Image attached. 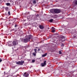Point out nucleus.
<instances>
[{
  "label": "nucleus",
  "mask_w": 77,
  "mask_h": 77,
  "mask_svg": "<svg viewBox=\"0 0 77 77\" xmlns=\"http://www.w3.org/2000/svg\"><path fill=\"white\" fill-rule=\"evenodd\" d=\"M17 44H18V40L17 39H15L13 41V42H10L8 43V46L11 47V46H14L16 45Z\"/></svg>",
  "instance_id": "1"
},
{
  "label": "nucleus",
  "mask_w": 77,
  "mask_h": 77,
  "mask_svg": "<svg viewBox=\"0 0 77 77\" xmlns=\"http://www.w3.org/2000/svg\"><path fill=\"white\" fill-rule=\"evenodd\" d=\"M24 63V62L23 60L16 62V64H17V65H23V64Z\"/></svg>",
  "instance_id": "2"
},
{
  "label": "nucleus",
  "mask_w": 77,
  "mask_h": 77,
  "mask_svg": "<svg viewBox=\"0 0 77 77\" xmlns=\"http://www.w3.org/2000/svg\"><path fill=\"white\" fill-rule=\"evenodd\" d=\"M46 62H47L46 61H44V63H41V65L42 66H45L47 64V63H46Z\"/></svg>",
  "instance_id": "3"
},
{
  "label": "nucleus",
  "mask_w": 77,
  "mask_h": 77,
  "mask_svg": "<svg viewBox=\"0 0 77 77\" xmlns=\"http://www.w3.org/2000/svg\"><path fill=\"white\" fill-rule=\"evenodd\" d=\"M54 12L55 13L58 14V13H60V11L59 10H54Z\"/></svg>",
  "instance_id": "4"
},
{
  "label": "nucleus",
  "mask_w": 77,
  "mask_h": 77,
  "mask_svg": "<svg viewBox=\"0 0 77 77\" xmlns=\"http://www.w3.org/2000/svg\"><path fill=\"white\" fill-rule=\"evenodd\" d=\"M29 74L27 73V72H25L23 74V75L24 76V77H29Z\"/></svg>",
  "instance_id": "5"
},
{
  "label": "nucleus",
  "mask_w": 77,
  "mask_h": 77,
  "mask_svg": "<svg viewBox=\"0 0 77 77\" xmlns=\"http://www.w3.org/2000/svg\"><path fill=\"white\" fill-rule=\"evenodd\" d=\"M29 40L28 39V38L24 39L23 40V41L24 42L26 43V42H27L28 41H29Z\"/></svg>",
  "instance_id": "6"
},
{
  "label": "nucleus",
  "mask_w": 77,
  "mask_h": 77,
  "mask_svg": "<svg viewBox=\"0 0 77 77\" xmlns=\"http://www.w3.org/2000/svg\"><path fill=\"white\" fill-rule=\"evenodd\" d=\"M39 28L41 29H43L44 28V26L42 25H40L39 26Z\"/></svg>",
  "instance_id": "7"
},
{
  "label": "nucleus",
  "mask_w": 77,
  "mask_h": 77,
  "mask_svg": "<svg viewBox=\"0 0 77 77\" xmlns=\"http://www.w3.org/2000/svg\"><path fill=\"white\" fill-rule=\"evenodd\" d=\"M65 37H64V36H63L62 37V41H65Z\"/></svg>",
  "instance_id": "8"
},
{
  "label": "nucleus",
  "mask_w": 77,
  "mask_h": 77,
  "mask_svg": "<svg viewBox=\"0 0 77 77\" xmlns=\"http://www.w3.org/2000/svg\"><path fill=\"white\" fill-rule=\"evenodd\" d=\"M32 36L31 35H30L29 36V40L30 41V39L32 38Z\"/></svg>",
  "instance_id": "9"
},
{
  "label": "nucleus",
  "mask_w": 77,
  "mask_h": 77,
  "mask_svg": "<svg viewBox=\"0 0 77 77\" xmlns=\"http://www.w3.org/2000/svg\"><path fill=\"white\" fill-rule=\"evenodd\" d=\"M47 53H46V54H43L42 55V57H45V56H47Z\"/></svg>",
  "instance_id": "10"
},
{
  "label": "nucleus",
  "mask_w": 77,
  "mask_h": 77,
  "mask_svg": "<svg viewBox=\"0 0 77 77\" xmlns=\"http://www.w3.org/2000/svg\"><path fill=\"white\" fill-rule=\"evenodd\" d=\"M36 52H33L32 53V54L34 56V57H35L36 56Z\"/></svg>",
  "instance_id": "11"
},
{
  "label": "nucleus",
  "mask_w": 77,
  "mask_h": 77,
  "mask_svg": "<svg viewBox=\"0 0 77 77\" xmlns=\"http://www.w3.org/2000/svg\"><path fill=\"white\" fill-rule=\"evenodd\" d=\"M53 19H50L49 20V22L50 23H53Z\"/></svg>",
  "instance_id": "12"
},
{
  "label": "nucleus",
  "mask_w": 77,
  "mask_h": 77,
  "mask_svg": "<svg viewBox=\"0 0 77 77\" xmlns=\"http://www.w3.org/2000/svg\"><path fill=\"white\" fill-rule=\"evenodd\" d=\"M36 0H34L33 1V4H36Z\"/></svg>",
  "instance_id": "13"
},
{
  "label": "nucleus",
  "mask_w": 77,
  "mask_h": 77,
  "mask_svg": "<svg viewBox=\"0 0 77 77\" xmlns=\"http://www.w3.org/2000/svg\"><path fill=\"white\" fill-rule=\"evenodd\" d=\"M52 32H53L54 33V32H55V30L54 29H52L51 31Z\"/></svg>",
  "instance_id": "14"
},
{
  "label": "nucleus",
  "mask_w": 77,
  "mask_h": 77,
  "mask_svg": "<svg viewBox=\"0 0 77 77\" xmlns=\"http://www.w3.org/2000/svg\"><path fill=\"white\" fill-rule=\"evenodd\" d=\"M6 5L7 6H10V3H7Z\"/></svg>",
  "instance_id": "15"
},
{
  "label": "nucleus",
  "mask_w": 77,
  "mask_h": 77,
  "mask_svg": "<svg viewBox=\"0 0 77 77\" xmlns=\"http://www.w3.org/2000/svg\"><path fill=\"white\" fill-rule=\"evenodd\" d=\"M34 51L35 53H37V52L36 51H37V49H34Z\"/></svg>",
  "instance_id": "16"
},
{
  "label": "nucleus",
  "mask_w": 77,
  "mask_h": 77,
  "mask_svg": "<svg viewBox=\"0 0 77 77\" xmlns=\"http://www.w3.org/2000/svg\"><path fill=\"white\" fill-rule=\"evenodd\" d=\"M35 60H32V63H34V62H35Z\"/></svg>",
  "instance_id": "17"
},
{
  "label": "nucleus",
  "mask_w": 77,
  "mask_h": 77,
  "mask_svg": "<svg viewBox=\"0 0 77 77\" xmlns=\"http://www.w3.org/2000/svg\"><path fill=\"white\" fill-rule=\"evenodd\" d=\"M75 5H77V1H75Z\"/></svg>",
  "instance_id": "18"
},
{
  "label": "nucleus",
  "mask_w": 77,
  "mask_h": 77,
  "mask_svg": "<svg viewBox=\"0 0 77 77\" xmlns=\"http://www.w3.org/2000/svg\"><path fill=\"white\" fill-rule=\"evenodd\" d=\"M59 54H62V52H61V51H59Z\"/></svg>",
  "instance_id": "19"
},
{
  "label": "nucleus",
  "mask_w": 77,
  "mask_h": 77,
  "mask_svg": "<svg viewBox=\"0 0 77 77\" xmlns=\"http://www.w3.org/2000/svg\"><path fill=\"white\" fill-rule=\"evenodd\" d=\"M8 15H10V12L9 11H8Z\"/></svg>",
  "instance_id": "20"
},
{
  "label": "nucleus",
  "mask_w": 77,
  "mask_h": 77,
  "mask_svg": "<svg viewBox=\"0 0 77 77\" xmlns=\"http://www.w3.org/2000/svg\"><path fill=\"white\" fill-rule=\"evenodd\" d=\"M52 30H55V29L54 28V27H52Z\"/></svg>",
  "instance_id": "21"
},
{
  "label": "nucleus",
  "mask_w": 77,
  "mask_h": 77,
  "mask_svg": "<svg viewBox=\"0 0 77 77\" xmlns=\"http://www.w3.org/2000/svg\"><path fill=\"white\" fill-rule=\"evenodd\" d=\"M38 51H41V49L40 48H38Z\"/></svg>",
  "instance_id": "22"
},
{
  "label": "nucleus",
  "mask_w": 77,
  "mask_h": 77,
  "mask_svg": "<svg viewBox=\"0 0 77 77\" xmlns=\"http://www.w3.org/2000/svg\"><path fill=\"white\" fill-rule=\"evenodd\" d=\"M62 47H64V45L63 44H62L61 45Z\"/></svg>",
  "instance_id": "23"
},
{
  "label": "nucleus",
  "mask_w": 77,
  "mask_h": 77,
  "mask_svg": "<svg viewBox=\"0 0 77 77\" xmlns=\"http://www.w3.org/2000/svg\"><path fill=\"white\" fill-rule=\"evenodd\" d=\"M2 59L0 58V62H2Z\"/></svg>",
  "instance_id": "24"
},
{
  "label": "nucleus",
  "mask_w": 77,
  "mask_h": 77,
  "mask_svg": "<svg viewBox=\"0 0 77 77\" xmlns=\"http://www.w3.org/2000/svg\"><path fill=\"white\" fill-rule=\"evenodd\" d=\"M39 16V15L38 14L37 15V17H38Z\"/></svg>",
  "instance_id": "25"
},
{
  "label": "nucleus",
  "mask_w": 77,
  "mask_h": 77,
  "mask_svg": "<svg viewBox=\"0 0 77 77\" xmlns=\"http://www.w3.org/2000/svg\"><path fill=\"white\" fill-rule=\"evenodd\" d=\"M17 26L16 25H15V27H17Z\"/></svg>",
  "instance_id": "26"
},
{
  "label": "nucleus",
  "mask_w": 77,
  "mask_h": 77,
  "mask_svg": "<svg viewBox=\"0 0 77 77\" xmlns=\"http://www.w3.org/2000/svg\"><path fill=\"white\" fill-rule=\"evenodd\" d=\"M4 74H5L6 73V72H4Z\"/></svg>",
  "instance_id": "27"
},
{
  "label": "nucleus",
  "mask_w": 77,
  "mask_h": 77,
  "mask_svg": "<svg viewBox=\"0 0 77 77\" xmlns=\"http://www.w3.org/2000/svg\"><path fill=\"white\" fill-rule=\"evenodd\" d=\"M75 37H76L75 36L74 37V38H75Z\"/></svg>",
  "instance_id": "28"
},
{
  "label": "nucleus",
  "mask_w": 77,
  "mask_h": 77,
  "mask_svg": "<svg viewBox=\"0 0 77 77\" xmlns=\"http://www.w3.org/2000/svg\"><path fill=\"white\" fill-rule=\"evenodd\" d=\"M66 1H68V0H66Z\"/></svg>",
  "instance_id": "29"
},
{
  "label": "nucleus",
  "mask_w": 77,
  "mask_h": 77,
  "mask_svg": "<svg viewBox=\"0 0 77 77\" xmlns=\"http://www.w3.org/2000/svg\"><path fill=\"white\" fill-rule=\"evenodd\" d=\"M49 64H50V63H49Z\"/></svg>",
  "instance_id": "30"
},
{
  "label": "nucleus",
  "mask_w": 77,
  "mask_h": 77,
  "mask_svg": "<svg viewBox=\"0 0 77 77\" xmlns=\"http://www.w3.org/2000/svg\"><path fill=\"white\" fill-rule=\"evenodd\" d=\"M50 66H51V65H50Z\"/></svg>",
  "instance_id": "31"
}]
</instances>
